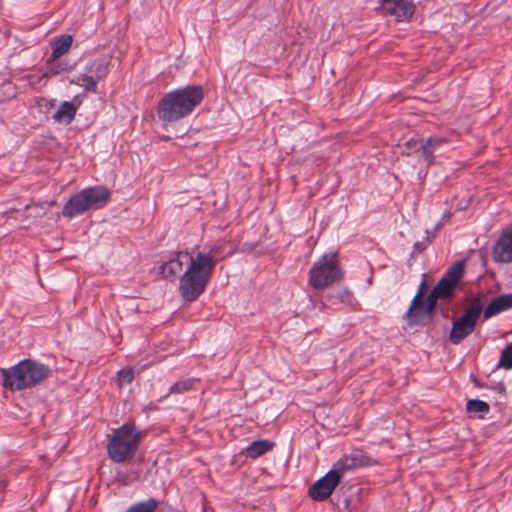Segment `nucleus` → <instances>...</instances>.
Returning a JSON list of instances; mask_svg holds the SVG:
<instances>
[{"label":"nucleus","instance_id":"nucleus-10","mask_svg":"<svg viewBox=\"0 0 512 512\" xmlns=\"http://www.w3.org/2000/svg\"><path fill=\"white\" fill-rule=\"evenodd\" d=\"M370 465H372V460L365 452L354 450L337 460L329 471L334 472L337 480L340 482L348 471Z\"/></svg>","mask_w":512,"mask_h":512},{"label":"nucleus","instance_id":"nucleus-4","mask_svg":"<svg viewBox=\"0 0 512 512\" xmlns=\"http://www.w3.org/2000/svg\"><path fill=\"white\" fill-rule=\"evenodd\" d=\"M143 432L134 423H124L113 429L107 444V454L114 463H124L136 454Z\"/></svg>","mask_w":512,"mask_h":512},{"label":"nucleus","instance_id":"nucleus-16","mask_svg":"<svg viewBox=\"0 0 512 512\" xmlns=\"http://www.w3.org/2000/svg\"><path fill=\"white\" fill-rule=\"evenodd\" d=\"M512 308V294H504L495 297L483 311V319L489 318Z\"/></svg>","mask_w":512,"mask_h":512},{"label":"nucleus","instance_id":"nucleus-27","mask_svg":"<svg viewBox=\"0 0 512 512\" xmlns=\"http://www.w3.org/2000/svg\"><path fill=\"white\" fill-rule=\"evenodd\" d=\"M416 152H421L422 157L428 165H432L434 163V152L435 149L429 145L426 141L421 143L419 147L415 148Z\"/></svg>","mask_w":512,"mask_h":512},{"label":"nucleus","instance_id":"nucleus-26","mask_svg":"<svg viewBox=\"0 0 512 512\" xmlns=\"http://www.w3.org/2000/svg\"><path fill=\"white\" fill-rule=\"evenodd\" d=\"M497 368L512 369V342L502 350Z\"/></svg>","mask_w":512,"mask_h":512},{"label":"nucleus","instance_id":"nucleus-28","mask_svg":"<svg viewBox=\"0 0 512 512\" xmlns=\"http://www.w3.org/2000/svg\"><path fill=\"white\" fill-rule=\"evenodd\" d=\"M438 300H440V296L438 294H434V290L432 289V291L429 293L425 300L426 315H431V313L433 312L434 308L437 305Z\"/></svg>","mask_w":512,"mask_h":512},{"label":"nucleus","instance_id":"nucleus-1","mask_svg":"<svg viewBox=\"0 0 512 512\" xmlns=\"http://www.w3.org/2000/svg\"><path fill=\"white\" fill-rule=\"evenodd\" d=\"M223 242L206 244L202 250L193 249L190 264L184 270L179 281V293L186 302L197 300L206 290L212 278L217 261L221 256Z\"/></svg>","mask_w":512,"mask_h":512},{"label":"nucleus","instance_id":"nucleus-29","mask_svg":"<svg viewBox=\"0 0 512 512\" xmlns=\"http://www.w3.org/2000/svg\"><path fill=\"white\" fill-rule=\"evenodd\" d=\"M117 379L120 385L130 384L134 379V371L132 369H121L117 372Z\"/></svg>","mask_w":512,"mask_h":512},{"label":"nucleus","instance_id":"nucleus-17","mask_svg":"<svg viewBox=\"0 0 512 512\" xmlns=\"http://www.w3.org/2000/svg\"><path fill=\"white\" fill-rule=\"evenodd\" d=\"M405 316L410 325H418L422 323L424 319L429 318L430 315H426L425 312V300L414 296Z\"/></svg>","mask_w":512,"mask_h":512},{"label":"nucleus","instance_id":"nucleus-9","mask_svg":"<svg viewBox=\"0 0 512 512\" xmlns=\"http://www.w3.org/2000/svg\"><path fill=\"white\" fill-rule=\"evenodd\" d=\"M380 14L388 21H409L415 13L413 0H380Z\"/></svg>","mask_w":512,"mask_h":512},{"label":"nucleus","instance_id":"nucleus-24","mask_svg":"<svg viewBox=\"0 0 512 512\" xmlns=\"http://www.w3.org/2000/svg\"><path fill=\"white\" fill-rule=\"evenodd\" d=\"M71 83L83 86L86 92H96V80L85 71L80 73L75 79L71 81Z\"/></svg>","mask_w":512,"mask_h":512},{"label":"nucleus","instance_id":"nucleus-11","mask_svg":"<svg viewBox=\"0 0 512 512\" xmlns=\"http://www.w3.org/2000/svg\"><path fill=\"white\" fill-rule=\"evenodd\" d=\"M370 465H372V460L365 452L354 450L337 460L329 471L334 472L337 480L340 482L348 471Z\"/></svg>","mask_w":512,"mask_h":512},{"label":"nucleus","instance_id":"nucleus-23","mask_svg":"<svg viewBox=\"0 0 512 512\" xmlns=\"http://www.w3.org/2000/svg\"><path fill=\"white\" fill-rule=\"evenodd\" d=\"M466 409L470 413L478 414L479 418L483 419L488 414L490 407L487 402L479 399H471L466 403Z\"/></svg>","mask_w":512,"mask_h":512},{"label":"nucleus","instance_id":"nucleus-15","mask_svg":"<svg viewBox=\"0 0 512 512\" xmlns=\"http://www.w3.org/2000/svg\"><path fill=\"white\" fill-rule=\"evenodd\" d=\"M193 256V252L188 250L176 252L172 258L160 265L159 273L164 278L178 276L183 271V266L185 263L186 268L189 266L190 258Z\"/></svg>","mask_w":512,"mask_h":512},{"label":"nucleus","instance_id":"nucleus-18","mask_svg":"<svg viewBox=\"0 0 512 512\" xmlns=\"http://www.w3.org/2000/svg\"><path fill=\"white\" fill-rule=\"evenodd\" d=\"M72 41L73 39L70 35H63L55 39L52 43V53L47 62L50 63L66 54L72 45Z\"/></svg>","mask_w":512,"mask_h":512},{"label":"nucleus","instance_id":"nucleus-19","mask_svg":"<svg viewBox=\"0 0 512 512\" xmlns=\"http://www.w3.org/2000/svg\"><path fill=\"white\" fill-rule=\"evenodd\" d=\"M77 113L76 106L70 101H63L57 111L53 114V119L58 123L70 124Z\"/></svg>","mask_w":512,"mask_h":512},{"label":"nucleus","instance_id":"nucleus-14","mask_svg":"<svg viewBox=\"0 0 512 512\" xmlns=\"http://www.w3.org/2000/svg\"><path fill=\"white\" fill-rule=\"evenodd\" d=\"M338 484L335 473L328 471L309 488L308 495L314 501H324L331 496Z\"/></svg>","mask_w":512,"mask_h":512},{"label":"nucleus","instance_id":"nucleus-12","mask_svg":"<svg viewBox=\"0 0 512 512\" xmlns=\"http://www.w3.org/2000/svg\"><path fill=\"white\" fill-rule=\"evenodd\" d=\"M370 465H372V460L365 452L354 450L337 460L329 471L334 472L337 480L340 482L348 471Z\"/></svg>","mask_w":512,"mask_h":512},{"label":"nucleus","instance_id":"nucleus-8","mask_svg":"<svg viewBox=\"0 0 512 512\" xmlns=\"http://www.w3.org/2000/svg\"><path fill=\"white\" fill-rule=\"evenodd\" d=\"M464 267V260L454 262L434 286V294H438L440 300H447L453 296L454 291L464 275Z\"/></svg>","mask_w":512,"mask_h":512},{"label":"nucleus","instance_id":"nucleus-25","mask_svg":"<svg viewBox=\"0 0 512 512\" xmlns=\"http://www.w3.org/2000/svg\"><path fill=\"white\" fill-rule=\"evenodd\" d=\"M157 508L158 502L154 498H150L132 505L126 512H155Z\"/></svg>","mask_w":512,"mask_h":512},{"label":"nucleus","instance_id":"nucleus-33","mask_svg":"<svg viewBox=\"0 0 512 512\" xmlns=\"http://www.w3.org/2000/svg\"><path fill=\"white\" fill-rule=\"evenodd\" d=\"M428 243H429L428 238L426 239V241L416 242V243L414 244V247H413V248H414V251H415V252H418V253L422 252L423 250H425V249H426V247L428 246Z\"/></svg>","mask_w":512,"mask_h":512},{"label":"nucleus","instance_id":"nucleus-7","mask_svg":"<svg viewBox=\"0 0 512 512\" xmlns=\"http://www.w3.org/2000/svg\"><path fill=\"white\" fill-rule=\"evenodd\" d=\"M467 304L464 313L452 322L449 341L454 345L460 344L473 333L483 311L484 303L480 297L467 298Z\"/></svg>","mask_w":512,"mask_h":512},{"label":"nucleus","instance_id":"nucleus-22","mask_svg":"<svg viewBox=\"0 0 512 512\" xmlns=\"http://www.w3.org/2000/svg\"><path fill=\"white\" fill-rule=\"evenodd\" d=\"M199 382L197 378H185L175 382L169 388V394H182L195 389L196 384Z\"/></svg>","mask_w":512,"mask_h":512},{"label":"nucleus","instance_id":"nucleus-34","mask_svg":"<svg viewBox=\"0 0 512 512\" xmlns=\"http://www.w3.org/2000/svg\"><path fill=\"white\" fill-rule=\"evenodd\" d=\"M426 289V282L425 280L423 279L418 287V291H417V294L415 296H418V298L422 296V294L424 293Z\"/></svg>","mask_w":512,"mask_h":512},{"label":"nucleus","instance_id":"nucleus-31","mask_svg":"<svg viewBox=\"0 0 512 512\" xmlns=\"http://www.w3.org/2000/svg\"><path fill=\"white\" fill-rule=\"evenodd\" d=\"M338 298L342 303H350L352 293L349 290L344 289L338 293Z\"/></svg>","mask_w":512,"mask_h":512},{"label":"nucleus","instance_id":"nucleus-20","mask_svg":"<svg viewBox=\"0 0 512 512\" xmlns=\"http://www.w3.org/2000/svg\"><path fill=\"white\" fill-rule=\"evenodd\" d=\"M84 71L91 75L96 82L105 78L108 75V64L104 60H94L85 65Z\"/></svg>","mask_w":512,"mask_h":512},{"label":"nucleus","instance_id":"nucleus-13","mask_svg":"<svg viewBox=\"0 0 512 512\" xmlns=\"http://www.w3.org/2000/svg\"><path fill=\"white\" fill-rule=\"evenodd\" d=\"M492 258L496 263H512V225L502 230L492 247Z\"/></svg>","mask_w":512,"mask_h":512},{"label":"nucleus","instance_id":"nucleus-6","mask_svg":"<svg viewBox=\"0 0 512 512\" xmlns=\"http://www.w3.org/2000/svg\"><path fill=\"white\" fill-rule=\"evenodd\" d=\"M308 282L315 289H324L339 282L343 272L339 265L337 253L322 255L313 263L308 272Z\"/></svg>","mask_w":512,"mask_h":512},{"label":"nucleus","instance_id":"nucleus-2","mask_svg":"<svg viewBox=\"0 0 512 512\" xmlns=\"http://www.w3.org/2000/svg\"><path fill=\"white\" fill-rule=\"evenodd\" d=\"M51 373L49 365L26 358L9 368H0V385L12 392L23 391L41 385Z\"/></svg>","mask_w":512,"mask_h":512},{"label":"nucleus","instance_id":"nucleus-3","mask_svg":"<svg viewBox=\"0 0 512 512\" xmlns=\"http://www.w3.org/2000/svg\"><path fill=\"white\" fill-rule=\"evenodd\" d=\"M203 88L188 85L166 93L158 103L157 115L164 122H176L188 115L202 102Z\"/></svg>","mask_w":512,"mask_h":512},{"label":"nucleus","instance_id":"nucleus-21","mask_svg":"<svg viewBox=\"0 0 512 512\" xmlns=\"http://www.w3.org/2000/svg\"><path fill=\"white\" fill-rule=\"evenodd\" d=\"M274 447V443L267 439L253 441L246 448V453L251 458H258L270 451Z\"/></svg>","mask_w":512,"mask_h":512},{"label":"nucleus","instance_id":"nucleus-32","mask_svg":"<svg viewBox=\"0 0 512 512\" xmlns=\"http://www.w3.org/2000/svg\"><path fill=\"white\" fill-rule=\"evenodd\" d=\"M86 91H84L82 94L76 95L71 103L76 106V110H78L79 106L82 104L83 99L86 97Z\"/></svg>","mask_w":512,"mask_h":512},{"label":"nucleus","instance_id":"nucleus-5","mask_svg":"<svg viewBox=\"0 0 512 512\" xmlns=\"http://www.w3.org/2000/svg\"><path fill=\"white\" fill-rule=\"evenodd\" d=\"M110 194V190L105 186L86 187L72 195L64 204L62 215L70 219L88 210L101 209L109 202Z\"/></svg>","mask_w":512,"mask_h":512},{"label":"nucleus","instance_id":"nucleus-30","mask_svg":"<svg viewBox=\"0 0 512 512\" xmlns=\"http://www.w3.org/2000/svg\"><path fill=\"white\" fill-rule=\"evenodd\" d=\"M425 141L436 150L438 147L445 144L447 139L445 137H429Z\"/></svg>","mask_w":512,"mask_h":512}]
</instances>
